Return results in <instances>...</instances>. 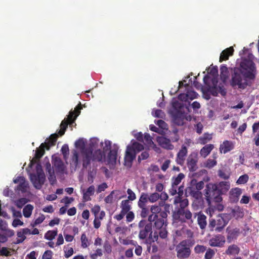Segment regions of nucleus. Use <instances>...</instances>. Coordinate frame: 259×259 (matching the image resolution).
<instances>
[{
    "label": "nucleus",
    "instance_id": "1",
    "mask_svg": "<svg viewBox=\"0 0 259 259\" xmlns=\"http://www.w3.org/2000/svg\"><path fill=\"white\" fill-rule=\"evenodd\" d=\"M254 57L250 54L248 59H244L240 64V68H235L232 75L231 84L239 88L244 89L247 85L248 80L254 79L256 74L255 64L253 62Z\"/></svg>",
    "mask_w": 259,
    "mask_h": 259
},
{
    "label": "nucleus",
    "instance_id": "2",
    "mask_svg": "<svg viewBox=\"0 0 259 259\" xmlns=\"http://www.w3.org/2000/svg\"><path fill=\"white\" fill-rule=\"evenodd\" d=\"M98 140H94L90 143L85 150L81 151V155L82 161V166L84 168L87 167L91 164V162L94 161H100L104 157L106 154H108L109 159H111L112 151L111 148V142L108 140L105 141V146L103 147V151L100 149L95 150L93 153L95 145L97 144Z\"/></svg>",
    "mask_w": 259,
    "mask_h": 259
},
{
    "label": "nucleus",
    "instance_id": "3",
    "mask_svg": "<svg viewBox=\"0 0 259 259\" xmlns=\"http://www.w3.org/2000/svg\"><path fill=\"white\" fill-rule=\"evenodd\" d=\"M172 106L174 108L173 118L174 122L178 125H182L184 123V120H190L186 117V114L183 111L184 105L179 101L177 99L174 98L171 102Z\"/></svg>",
    "mask_w": 259,
    "mask_h": 259
},
{
    "label": "nucleus",
    "instance_id": "4",
    "mask_svg": "<svg viewBox=\"0 0 259 259\" xmlns=\"http://www.w3.org/2000/svg\"><path fill=\"white\" fill-rule=\"evenodd\" d=\"M82 109L80 103L75 108V110L70 111L67 118L63 120L60 124V129L58 132L60 136H62L68 127V124L73 123L77 117L80 114V110Z\"/></svg>",
    "mask_w": 259,
    "mask_h": 259
},
{
    "label": "nucleus",
    "instance_id": "5",
    "mask_svg": "<svg viewBox=\"0 0 259 259\" xmlns=\"http://www.w3.org/2000/svg\"><path fill=\"white\" fill-rule=\"evenodd\" d=\"M207 72L208 73V75H206L203 78V81L204 83L207 84V82L209 79L211 78V76L212 77V81L213 84L214 85V88L211 89V92L213 96H217L218 93H220L222 95H225L226 94V92L224 89L221 87H217L215 83L217 81H215V77L217 76L218 73V68L216 67H209L207 69Z\"/></svg>",
    "mask_w": 259,
    "mask_h": 259
},
{
    "label": "nucleus",
    "instance_id": "6",
    "mask_svg": "<svg viewBox=\"0 0 259 259\" xmlns=\"http://www.w3.org/2000/svg\"><path fill=\"white\" fill-rule=\"evenodd\" d=\"M192 214L191 211L187 209H179L177 211L174 212L173 214V225L175 226L180 222H192Z\"/></svg>",
    "mask_w": 259,
    "mask_h": 259
},
{
    "label": "nucleus",
    "instance_id": "7",
    "mask_svg": "<svg viewBox=\"0 0 259 259\" xmlns=\"http://www.w3.org/2000/svg\"><path fill=\"white\" fill-rule=\"evenodd\" d=\"M198 160V152L197 151L192 152L187 159V166L190 170L194 171L196 170Z\"/></svg>",
    "mask_w": 259,
    "mask_h": 259
},
{
    "label": "nucleus",
    "instance_id": "8",
    "mask_svg": "<svg viewBox=\"0 0 259 259\" xmlns=\"http://www.w3.org/2000/svg\"><path fill=\"white\" fill-rule=\"evenodd\" d=\"M226 242L225 237L222 235H217L213 236L209 240V244L212 247H222Z\"/></svg>",
    "mask_w": 259,
    "mask_h": 259
},
{
    "label": "nucleus",
    "instance_id": "9",
    "mask_svg": "<svg viewBox=\"0 0 259 259\" xmlns=\"http://www.w3.org/2000/svg\"><path fill=\"white\" fill-rule=\"evenodd\" d=\"M164 204V202L162 201L159 202V205H153L150 207V211L152 213L148 217V221L150 222H152L154 221V219H156L158 213L162 212L161 206H163Z\"/></svg>",
    "mask_w": 259,
    "mask_h": 259
},
{
    "label": "nucleus",
    "instance_id": "10",
    "mask_svg": "<svg viewBox=\"0 0 259 259\" xmlns=\"http://www.w3.org/2000/svg\"><path fill=\"white\" fill-rule=\"evenodd\" d=\"M134 151L130 148V146H127L125 151L124 156V165L127 168H130L132 165L133 160L135 159L136 155L133 152Z\"/></svg>",
    "mask_w": 259,
    "mask_h": 259
},
{
    "label": "nucleus",
    "instance_id": "11",
    "mask_svg": "<svg viewBox=\"0 0 259 259\" xmlns=\"http://www.w3.org/2000/svg\"><path fill=\"white\" fill-rule=\"evenodd\" d=\"M229 220V216L226 214H222L218 216L215 230L220 232L227 225Z\"/></svg>",
    "mask_w": 259,
    "mask_h": 259
},
{
    "label": "nucleus",
    "instance_id": "12",
    "mask_svg": "<svg viewBox=\"0 0 259 259\" xmlns=\"http://www.w3.org/2000/svg\"><path fill=\"white\" fill-rule=\"evenodd\" d=\"M198 95V94L194 91L188 90L186 93L181 94L179 96L178 99L182 102L189 103L190 101L196 99Z\"/></svg>",
    "mask_w": 259,
    "mask_h": 259
},
{
    "label": "nucleus",
    "instance_id": "13",
    "mask_svg": "<svg viewBox=\"0 0 259 259\" xmlns=\"http://www.w3.org/2000/svg\"><path fill=\"white\" fill-rule=\"evenodd\" d=\"M167 216V213L165 211H162L159 214V216L157 217L156 219H154V227L157 229L163 228V226H166V218Z\"/></svg>",
    "mask_w": 259,
    "mask_h": 259
},
{
    "label": "nucleus",
    "instance_id": "14",
    "mask_svg": "<svg viewBox=\"0 0 259 259\" xmlns=\"http://www.w3.org/2000/svg\"><path fill=\"white\" fill-rule=\"evenodd\" d=\"M205 190L207 200L210 201V199L214 197L215 193L218 192L217 184L212 183L208 184Z\"/></svg>",
    "mask_w": 259,
    "mask_h": 259
},
{
    "label": "nucleus",
    "instance_id": "15",
    "mask_svg": "<svg viewBox=\"0 0 259 259\" xmlns=\"http://www.w3.org/2000/svg\"><path fill=\"white\" fill-rule=\"evenodd\" d=\"M188 154V149L184 146H182L177 154L176 161L178 164L183 165L185 161Z\"/></svg>",
    "mask_w": 259,
    "mask_h": 259
},
{
    "label": "nucleus",
    "instance_id": "16",
    "mask_svg": "<svg viewBox=\"0 0 259 259\" xmlns=\"http://www.w3.org/2000/svg\"><path fill=\"white\" fill-rule=\"evenodd\" d=\"M157 142L162 148L167 150H172L174 146L171 144L170 140L165 137L161 136L157 138Z\"/></svg>",
    "mask_w": 259,
    "mask_h": 259
},
{
    "label": "nucleus",
    "instance_id": "17",
    "mask_svg": "<svg viewBox=\"0 0 259 259\" xmlns=\"http://www.w3.org/2000/svg\"><path fill=\"white\" fill-rule=\"evenodd\" d=\"M234 148V143L231 141L225 140L220 146V151L226 154Z\"/></svg>",
    "mask_w": 259,
    "mask_h": 259
},
{
    "label": "nucleus",
    "instance_id": "18",
    "mask_svg": "<svg viewBox=\"0 0 259 259\" xmlns=\"http://www.w3.org/2000/svg\"><path fill=\"white\" fill-rule=\"evenodd\" d=\"M53 165L57 173L61 174L64 173L65 166L63 161L59 158L56 157L53 160Z\"/></svg>",
    "mask_w": 259,
    "mask_h": 259
},
{
    "label": "nucleus",
    "instance_id": "19",
    "mask_svg": "<svg viewBox=\"0 0 259 259\" xmlns=\"http://www.w3.org/2000/svg\"><path fill=\"white\" fill-rule=\"evenodd\" d=\"M242 190L239 188L232 189L229 192V199L232 202H236L238 201Z\"/></svg>",
    "mask_w": 259,
    "mask_h": 259
},
{
    "label": "nucleus",
    "instance_id": "20",
    "mask_svg": "<svg viewBox=\"0 0 259 259\" xmlns=\"http://www.w3.org/2000/svg\"><path fill=\"white\" fill-rule=\"evenodd\" d=\"M177 256L180 258H187L190 254V249L186 247L179 245L177 248Z\"/></svg>",
    "mask_w": 259,
    "mask_h": 259
},
{
    "label": "nucleus",
    "instance_id": "21",
    "mask_svg": "<svg viewBox=\"0 0 259 259\" xmlns=\"http://www.w3.org/2000/svg\"><path fill=\"white\" fill-rule=\"evenodd\" d=\"M218 193L224 194L226 193L230 188V183L229 181H223L217 184Z\"/></svg>",
    "mask_w": 259,
    "mask_h": 259
},
{
    "label": "nucleus",
    "instance_id": "22",
    "mask_svg": "<svg viewBox=\"0 0 259 259\" xmlns=\"http://www.w3.org/2000/svg\"><path fill=\"white\" fill-rule=\"evenodd\" d=\"M151 224H147L143 229H140L139 237L140 239H145L151 232Z\"/></svg>",
    "mask_w": 259,
    "mask_h": 259
},
{
    "label": "nucleus",
    "instance_id": "23",
    "mask_svg": "<svg viewBox=\"0 0 259 259\" xmlns=\"http://www.w3.org/2000/svg\"><path fill=\"white\" fill-rule=\"evenodd\" d=\"M36 168L37 173L36 175L41 187L45 180V176L39 163H37Z\"/></svg>",
    "mask_w": 259,
    "mask_h": 259
},
{
    "label": "nucleus",
    "instance_id": "24",
    "mask_svg": "<svg viewBox=\"0 0 259 259\" xmlns=\"http://www.w3.org/2000/svg\"><path fill=\"white\" fill-rule=\"evenodd\" d=\"M95 192V187L93 185L90 186L86 191H83V201L87 202L91 200V196L93 195Z\"/></svg>",
    "mask_w": 259,
    "mask_h": 259
},
{
    "label": "nucleus",
    "instance_id": "25",
    "mask_svg": "<svg viewBox=\"0 0 259 259\" xmlns=\"http://www.w3.org/2000/svg\"><path fill=\"white\" fill-rule=\"evenodd\" d=\"M234 49L232 47L227 48L224 50L220 55V61L227 60L230 56H232L233 54Z\"/></svg>",
    "mask_w": 259,
    "mask_h": 259
},
{
    "label": "nucleus",
    "instance_id": "26",
    "mask_svg": "<svg viewBox=\"0 0 259 259\" xmlns=\"http://www.w3.org/2000/svg\"><path fill=\"white\" fill-rule=\"evenodd\" d=\"M128 146H130V148L134 151L133 152L135 155H136L137 153H139L140 151L144 149V146L142 144L139 143L134 140L131 141V144L129 145Z\"/></svg>",
    "mask_w": 259,
    "mask_h": 259
},
{
    "label": "nucleus",
    "instance_id": "27",
    "mask_svg": "<svg viewBox=\"0 0 259 259\" xmlns=\"http://www.w3.org/2000/svg\"><path fill=\"white\" fill-rule=\"evenodd\" d=\"M197 222L200 228L204 229L206 226V217L201 212L197 213Z\"/></svg>",
    "mask_w": 259,
    "mask_h": 259
},
{
    "label": "nucleus",
    "instance_id": "28",
    "mask_svg": "<svg viewBox=\"0 0 259 259\" xmlns=\"http://www.w3.org/2000/svg\"><path fill=\"white\" fill-rule=\"evenodd\" d=\"M214 148V146L212 144H207L204 146L200 151V155L205 158L207 156H208L211 150Z\"/></svg>",
    "mask_w": 259,
    "mask_h": 259
},
{
    "label": "nucleus",
    "instance_id": "29",
    "mask_svg": "<svg viewBox=\"0 0 259 259\" xmlns=\"http://www.w3.org/2000/svg\"><path fill=\"white\" fill-rule=\"evenodd\" d=\"M47 149L46 143H41L39 147L37 148L35 151V156L36 159H39L45 154V149Z\"/></svg>",
    "mask_w": 259,
    "mask_h": 259
},
{
    "label": "nucleus",
    "instance_id": "30",
    "mask_svg": "<svg viewBox=\"0 0 259 259\" xmlns=\"http://www.w3.org/2000/svg\"><path fill=\"white\" fill-rule=\"evenodd\" d=\"M239 251V247L237 245L232 244L228 246L226 250V253L228 255H235L238 254Z\"/></svg>",
    "mask_w": 259,
    "mask_h": 259
},
{
    "label": "nucleus",
    "instance_id": "31",
    "mask_svg": "<svg viewBox=\"0 0 259 259\" xmlns=\"http://www.w3.org/2000/svg\"><path fill=\"white\" fill-rule=\"evenodd\" d=\"M148 201H149L148 194L147 193H142L138 201L139 207H144L146 206V204Z\"/></svg>",
    "mask_w": 259,
    "mask_h": 259
},
{
    "label": "nucleus",
    "instance_id": "32",
    "mask_svg": "<svg viewBox=\"0 0 259 259\" xmlns=\"http://www.w3.org/2000/svg\"><path fill=\"white\" fill-rule=\"evenodd\" d=\"M72 155L70 159V165L74 168H76L78 164V153L75 150L72 152Z\"/></svg>",
    "mask_w": 259,
    "mask_h": 259
},
{
    "label": "nucleus",
    "instance_id": "33",
    "mask_svg": "<svg viewBox=\"0 0 259 259\" xmlns=\"http://www.w3.org/2000/svg\"><path fill=\"white\" fill-rule=\"evenodd\" d=\"M58 134H52L48 142H46L47 144V150H49L51 146H54L58 138Z\"/></svg>",
    "mask_w": 259,
    "mask_h": 259
},
{
    "label": "nucleus",
    "instance_id": "34",
    "mask_svg": "<svg viewBox=\"0 0 259 259\" xmlns=\"http://www.w3.org/2000/svg\"><path fill=\"white\" fill-rule=\"evenodd\" d=\"M220 76L223 82H225L229 77V71L226 66H222L220 68Z\"/></svg>",
    "mask_w": 259,
    "mask_h": 259
},
{
    "label": "nucleus",
    "instance_id": "35",
    "mask_svg": "<svg viewBox=\"0 0 259 259\" xmlns=\"http://www.w3.org/2000/svg\"><path fill=\"white\" fill-rule=\"evenodd\" d=\"M120 207L121 208V211L123 212L126 213L128 211H130L131 209V205L129 200H122L121 203Z\"/></svg>",
    "mask_w": 259,
    "mask_h": 259
},
{
    "label": "nucleus",
    "instance_id": "36",
    "mask_svg": "<svg viewBox=\"0 0 259 259\" xmlns=\"http://www.w3.org/2000/svg\"><path fill=\"white\" fill-rule=\"evenodd\" d=\"M33 209V206L32 205L30 204L26 205L23 209V213L24 217L26 218H29L32 214Z\"/></svg>",
    "mask_w": 259,
    "mask_h": 259
},
{
    "label": "nucleus",
    "instance_id": "37",
    "mask_svg": "<svg viewBox=\"0 0 259 259\" xmlns=\"http://www.w3.org/2000/svg\"><path fill=\"white\" fill-rule=\"evenodd\" d=\"M212 139V135L207 133H205L198 139V143L204 145Z\"/></svg>",
    "mask_w": 259,
    "mask_h": 259
},
{
    "label": "nucleus",
    "instance_id": "38",
    "mask_svg": "<svg viewBox=\"0 0 259 259\" xmlns=\"http://www.w3.org/2000/svg\"><path fill=\"white\" fill-rule=\"evenodd\" d=\"M58 231L55 230H49L47 231L45 234V238L48 240H52L55 238L56 236L57 235Z\"/></svg>",
    "mask_w": 259,
    "mask_h": 259
},
{
    "label": "nucleus",
    "instance_id": "39",
    "mask_svg": "<svg viewBox=\"0 0 259 259\" xmlns=\"http://www.w3.org/2000/svg\"><path fill=\"white\" fill-rule=\"evenodd\" d=\"M28 185V184L26 182V180L23 181L21 182V183L19 184V185L16 187L15 190L16 191H21L22 193H25L26 192Z\"/></svg>",
    "mask_w": 259,
    "mask_h": 259
},
{
    "label": "nucleus",
    "instance_id": "40",
    "mask_svg": "<svg viewBox=\"0 0 259 259\" xmlns=\"http://www.w3.org/2000/svg\"><path fill=\"white\" fill-rule=\"evenodd\" d=\"M75 146L77 148L80 149V152L86 149L85 142L83 139H79L75 143Z\"/></svg>",
    "mask_w": 259,
    "mask_h": 259
},
{
    "label": "nucleus",
    "instance_id": "41",
    "mask_svg": "<svg viewBox=\"0 0 259 259\" xmlns=\"http://www.w3.org/2000/svg\"><path fill=\"white\" fill-rule=\"evenodd\" d=\"M30 180L33 183L35 188L36 189H40L41 188V185H40L39 182H38V180L36 177V174L30 175Z\"/></svg>",
    "mask_w": 259,
    "mask_h": 259
},
{
    "label": "nucleus",
    "instance_id": "42",
    "mask_svg": "<svg viewBox=\"0 0 259 259\" xmlns=\"http://www.w3.org/2000/svg\"><path fill=\"white\" fill-rule=\"evenodd\" d=\"M28 199L25 198H20L15 201V204L19 208H21L25 204L28 202Z\"/></svg>",
    "mask_w": 259,
    "mask_h": 259
},
{
    "label": "nucleus",
    "instance_id": "43",
    "mask_svg": "<svg viewBox=\"0 0 259 259\" xmlns=\"http://www.w3.org/2000/svg\"><path fill=\"white\" fill-rule=\"evenodd\" d=\"M17 236L18 238L17 239L15 242L16 244H20L22 243L26 238V237L25 236L21 229L19 231L17 232Z\"/></svg>",
    "mask_w": 259,
    "mask_h": 259
},
{
    "label": "nucleus",
    "instance_id": "44",
    "mask_svg": "<svg viewBox=\"0 0 259 259\" xmlns=\"http://www.w3.org/2000/svg\"><path fill=\"white\" fill-rule=\"evenodd\" d=\"M143 141L144 142V144L149 147L151 146L152 145H154L152 138L149 134H145L144 135V140Z\"/></svg>",
    "mask_w": 259,
    "mask_h": 259
},
{
    "label": "nucleus",
    "instance_id": "45",
    "mask_svg": "<svg viewBox=\"0 0 259 259\" xmlns=\"http://www.w3.org/2000/svg\"><path fill=\"white\" fill-rule=\"evenodd\" d=\"M184 177L185 176L183 174L180 173L176 178L172 179V185L178 186Z\"/></svg>",
    "mask_w": 259,
    "mask_h": 259
},
{
    "label": "nucleus",
    "instance_id": "46",
    "mask_svg": "<svg viewBox=\"0 0 259 259\" xmlns=\"http://www.w3.org/2000/svg\"><path fill=\"white\" fill-rule=\"evenodd\" d=\"M248 180V176L247 174H244L239 177L236 182V183L238 185L244 184L247 182Z\"/></svg>",
    "mask_w": 259,
    "mask_h": 259
},
{
    "label": "nucleus",
    "instance_id": "47",
    "mask_svg": "<svg viewBox=\"0 0 259 259\" xmlns=\"http://www.w3.org/2000/svg\"><path fill=\"white\" fill-rule=\"evenodd\" d=\"M149 197V201L151 203H154L159 199V194L157 192H154L150 194Z\"/></svg>",
    "mask_w": 259,
    "mask_h": 259
},
{
    "label": "nucleus",
    "instance_id": "48",
    "mask_svg": "<svg viewBox=\"0 0 259 259\" xmlns=\"http://www.w3.org/2000/svg\"><path fill=\"white\" fill-rule=\"evenodd\" d=\"M48 178L51 185H53L57 182L54 171L47 174Z\"/></svg>",
    "mask_w": 259,
    "mask_h": 259
},
{
    "label": "nucleus",
    "instance_id": "49",
    "mask_svg": "<svg viewBox=\"0 0 259 259\" xmlns=\"http://www.w3.org/2000/svg\"><path fill=\"white\" fill-rule=\"evenodd\" d=\"M152 114L154 117L161 118H163L165 116L164 113L160 109L153 110Z\"/></svg>",
    "mask_w": 259,
    "mask_h": 259
},
{
    "label": "nucleus",
    "instance_id": "50",
    "mask_svg": "<svg viewBox=\"0 0 259 259\" xmlns=\"http://www.w3.org/2000/svg\"><path fill=\"white\" fill-rule=\"evenodd\" d=\"M206 250V247L203 245H197L194 247V251L197 254L203 253Z\"/></svg>",
    "mask_w": 259,
    "mask_h": 259
},
{
    "label": "nucleus",
    "instance_id": "51",
    "mask_svg": "<svg viewBox=\"0 0 259 259\" xmlns=\"http://www.w3.org/2000/svg\"><path fill=\"white\" fill-rule=\"evenodd\" d=\"M81 246L86 248L89 246L88 239L85 233H83L81 236Z\"/></svg>",
    "mask_w": 259,
    "mask_h": 259
},
{
    "label": "nucleus",
    "instance_id": "52",
    "mask_svg": "<svg viewBox=\"0 0 259 259\" xmlns=\"http://www.w3.org/2000/svg\"><path fill=\"white\" fill-rule=\"evenodd\" d=\"M204 164L206 167L210 168L217 164V161L214 159H209L206 161Z\"/></svg>",
    "mask_w": 259,
    "mask_h": 259
},
{
    "label": "nucleus",
    "instance_id": "53",
    "mask_svg": "<svg viewBox=\"0 0 259 259\" xmlns=\"http://www.w3.org/2000/svg\"><path fill=\"white\" fill-rule=\"evenodd\" d=\"M127 194L128 195V199L130 201H133L136 199V195L131 189L127 190Z\"/></svg>",
    "mask_w": 259,
    "mask_h": 259
},
{
    "label": "nucleus",
    "instance_id": "54",
    "mask_svg": "<svg viewBox=\"0 0 259 259\" xmlns=\"http://www.w3.org/2000/svg\"><path fill=\"white\" fill-rule=\"evenodd\" d=\"M126 215V221L127 222H132L135 219V214L132 211H128L125 214Z\"/></svg>",
    "mask_w": 259,
    "mask_h": 259
},
{
    "label": "nucleus",
    "instance_id": "55",
    "mask_svg": "<svg viewBox=\"0 0 259 259\" xmlns=\"http://www.w3.org/2000/svg\"><path fill=\"white\" fill-rule=\"evenodd\" d=\"M214 254L215 251L209 248L206 250V252L205 253L204 257L205 259H211L213 256Z\"/></svg>",
    "mask_w": 259,
    "mask_h": 259
},
{
    "label": "nucleus",
    "instance_id": "56",
    "mask_svg": "<svg viewBox=\"0 0 259 259\" xmlns=\"http://www.w3.org/2000/svg\"><path fill=\"white\" fill-rule=\"evenodd\" d=\"M103 255L102 250L101 249H97L95 252L91 254V258L92 259H97L98 256H101Z\"/></svg>",
    "mask_w": 259,
    "mask_h": 259
},
{
    "label": "nucleus",
    "instance_id": "57",
    "mask_svg": "<svg viewBox=\"0 0 259 259\" xmlns=\"http://www.w3.org/2000/svg\"><path fill=\"white\" fill-rule=\"evenodd\" d=\"M0 255L6 256H9L11 255L10 251L8 250V248L6 247H3L0 249Z\"/></svg>",
    "mask_w": 259,
    "mask_h": 259
},
{
    "label": "nucleus",
    "instance_id": "58",
    "mask_svg": "<svg viewBox=\"0 0 259 259\" xmlns=\"http://www.w3.org/2000/svg\"><path fill=\"white\" fill-rule=\"evenodd\" d=\"M155 123L159 126V127L163 130L167 129V124L162 120L159 119L155 121Z\"/></svg>",
    "mask_w": 259,
    "mask_h": 259
},
{
    "label": "nucleus",
    "instance_id": "59",
    "mask_svg": "<svg viewBox=\"0 0 259 259\" xmlns=\"http://www.w3.org/2000/svg\"><path fill=\"white\" fill-rule=\"evenodd\" d=\"M158 236L156 233H154L153 236L152 235V232H151L150 234V236L148 239V242L151 243L156 241L158 239Z\"/></svg>",
    "mask_w": 259,
    "mask_h": 259
},
{
    "label": "nucleus",
    "instance_id": "60",
    "mask_svg": "<svg viewBox=\"0 0 259 259\" xmlns=\"http://www.w3.org/2000/svg\"><path fill=\"white\" fill-rule=\"evenodd\" d=\"M61 151L64 157H65L69 154V147L68 145L66 144L63 145Z\"/></svg>",
    "mask_w": 259,
    "mask_h": 259
},
{
    "label": "nucleus",
    "instance_id": "61",
    "mask_svg": "<svg viewBox=\"0 0 259 259\" xmlns=\"http://www.w3.org/2000/svg\"><path fill=\"white\" fill-rule=\"evenodd\" d=\"M100 211V207L99 205H95L91 209V211L94 214L95 217H98Z\"/></svg>",
    "mask_w": 259,
    "mask_h": 259
},
{
    "label": "nucleus",
    "instance_id": "62",
    "mask_svg": "<svg viewBox=\"0 0 259 259\" xmlns=\"http://www.w3.org/2000/svg\"><path fill=\"white\" fill-rule=\"evenodd\" d=\"M74 201V198L72 197H68L67 196H65L62 200V202H64L66 205V206H67L68 204L71 203L72 201Z\"/></svg>",
    "mask_w": 259,
    "mask_h": 259
},
{
    "label": "nucleus",
    "instance_id": "63",
    "mask_svg": "<svg viewBox=\"0 0 259 259\" xmlns=\"http://www.w3.org/2000/svg\"><path fill=\"white\" fill-rule=\"evenodd\" d=\"M65 254L64 256L66 258H69L73 253V249L72 247H70L67 249L64 250Z\"/></svg>",
    "mask_w": 259,
    "mask_h": 259
},
{
    "label": "nucleus",
    "instance_id": "64",
    "mask_svg": "<svg viewBox=\"0 0 259 259\" xmlns=\"http://www.w3.org/2000/svg\"><path fill=\"white\" fill-rule=\"evenodd\" d=\"M52 251L51 250H47L42 255V259H51Z\"/></svg>",
    "mask_w": 259,
    "mask_h": 259
}]
</instances>
